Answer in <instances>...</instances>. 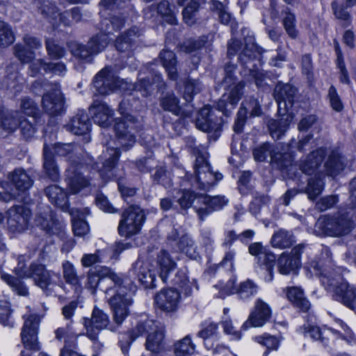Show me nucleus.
Instances as JSON below:
<instances>
[{
  "instance_id": "1",
  "label": "nucleus",
  "mask_w": 356,
  "mask_h": 356,
  "mask_svg": "<svg viewBox=\"0 0 356 356\" xmlns=\"http://www.w3.org/2000/svg\"><path fill=\"white\" fill-rule=\"evenodd\" d=\"M113 284L115 293L109 299V305L113 312L114 322L122 325L129 314V306L132 304L133 293L122 284V279L107 267L102 266L98 269L91 270L88 274V288L95 290L102 284ZM113 286L106 289L105 292L109 293Z\"/></svg>"
},
{
  "instance_id": "2",
  "label": "nucleus",
  "mask_w": 356,
  "mask_h": 356,
  "mask_svg": "<svg viewBox=\"0 0 356 356\" xmlns=\"http://www.w3.org/2000/svg\"><path fill=\"white\" fill-rule=\"evenodd\" d=\"M127 86L132 87L135 92H139L143 97H146L154 94L156 90L162 89L164 83L161 74H150L145 76L142 72H140L138 82L132 85L115 77L111 67L108 66L96 74L93 81V87L99 95H102L110 94L117 88L128 90Z\"/></svg>"
},
{
  "instance_id": "3",
  "label": "nucleus",
  "mask_w": 356,
  "mask_h": 356,
  "mask_svg": "<svg viewBox=\"0 0 356 356\" xmlns=\"http://www.w3.org/2000/svg\"><path fill=\"white\" fill-rule=\"evenodd\" d=\"M350 196L345 208L334 216H321L317 220L314 231L318 236H341L349 234L354 227V222L349 217L356 216V178L349 184Z\"/></svg>"
},
{
  "instance_id": "4",
  "label": "nucleus",
  "mask_w": 356,
  "mask_h": 356,
  "mask_svg": "<svg viewBox=\"0 0 356 356\" xmlns=\"http://www.w3.org/2000/svg\"><path fill=\"white\" fill-rule=\"evenodd\" d=\"M54 149L57 156L66 158L70 163V166L66 170V176L71 192L77 193L81 189L88 186L90 184L89 180L79 172L81 168H83L78 155L79 147L72 143H58L54 145Z\"/></svg>"
},
{
  "instance_id": "5",
  "label": "nucleus",
  "mask_w": 356,
  "mask_h": 356,
  "mask_svg": "<svg viewBox=\"0 0 356 356\" xmlns=\"http://www.w3.org/2000/svg\"><path fill=\"white\" fill-rule=\"evenodd\" d=\"M15 271L21 277L31 278L35 285L42 289H46L51 285L63 284L59 273L48 270L41 264L33 263L29 268H26L24 262L20 259Z\"/></svg>"
},
{
  "instance_id": "6",
  "label": "nucleus",
  "mask_w": 356,
  "mask_h": 356,
  "mask_svg": "<svg viewBox=\"0 0 356 356\" xmlns=\"http://www.w3.org/2000/svg\"><path fill=\"white\" fill-rule=\"evenodd\" d=\"M134 95L131 93L127 98L120 102L119 111L123 119L118 118L114 126L117 143L124 151L129 149L136 142L134 136L130 132L126 124L127 121L133 123L136 121L135 118L129 113V110H132L134 108H137V106H134L133 104H129L134 99Z\"/></svg>"
},
{
  "instance_id": "7",
  "label": "nucleus",
  "mask_w": 356,
  "mask_h": 356,
  "mask_svg": "<svg viewBox=\"0 0 356 356\" xmlns=\"http://www.w3.org/2000/svg\"><path fill=\"white\" fill-rule=\"evenodd\" d=\"M24 320L22 329L21 337L25 350H22L20 356H32L31 351L40 349L38 341L40 316L35 314H26L23 316Z\"/></svg>"
},
{
  "instance_id": "8",
  "label": "nucleus",
  "mask_w": 356,
  "mask_h": 356,
  "mask_svg": "<svg viewBox=\"0 0 356 356\" xmlns=\"http://www.w3.org/2000/svg\"><path fill=\"white\" fill-rule=\"evenodd\" d=\"M145 220L144 211L138 206H131L121 215L118 230L120 236L130 237L140 231Z\"/></svg>"
},
{
  "instance_id": "9",
  "label": "nucleus",
  "mask_w": 356,
  "mask_h": 356,
  "mask_svg": "<svg viewBox=\"0 0 356 356\" xmlns=\"http://www.w3.org/2000/svg\"><path fill=\"white\" fill-rule=\"evenodd\" d=\"M195 177L193 178L192 185L197 184V188L204 191H209L218 181L222 179V174L214 172L202 156H199L195 159Z\"/></svg>"
},
{
  "instance_id": "10",
  "label": "nucleus",
  "mask_w": 356,
  "mask_h": 356,
  "mask_svg": "<svg viewBox=\"0 0 356 356\" xmlns=\"http://www.w3.org/2000/svg\"><path fill=\"white\" fill-rule=\"evenodd\" d=\"M222 124V117L218 116L216 110L209 106H205L200 110L195 120L196 127L209 134V137L214 140L220 136Z\"/></svg>"
},
{
  "instance_id": "11",
  "label": "nucleus",
  "mask_w": 356,
  "mask_h": 356,
  "mask_svg": "<svg viewBox=\"0 0 356 356\" xmlns=\"http://www.w3.org/2000/svg\"><path fill=\"white\" fill-rule=\"evenodd\" d=\"M156 271L148 255H140L130 270L145 288L149 289L156 286Z\"/></svg>"
},
{
  "instance_id": "12",
  "label": "nucleus",
  "mask_w": 356,
  "mask_h": 356,
  "mask_svg": "<svg viewBox=\"0 0 356 356\" xmlns=\"http://www.w3.org/2000/svg\"><path fill=\"white\" fill-rule=\"evenodd\" d=\"M31 211L23 205H14L6 211L8 229L13 233H22L28 228Z\"/></svg>"
},
{
  "instance_id": "13",
  "label": "nucleus",
  "mask_w": 356,
  "mask_h": 356,
  "mask_svg": "<svg viewBox=\"0 0 356 356\" xmlns=\"http://www.w3.org/2000/svg\"><path fill=\"white\" fill-rule=\"evenodd\" d=\"M120 156L118 147H106V151L99 156V161H102L101 166L99 163H95L92 168L97 170L99 177L103 179H111L115 176L114 170Z\"/></svg>"
},
{
  "instance_id": "14",
  "label": "nucleus",
  "mask_w": 356,
  "mask_h": 356,
  "mask_svg": "<svg viewBox=\"0 0 356 356\" xmlns=\"http://www.w3.org/2000/svg\"><path fill=\"white\" fill-rule=\"evenodd\" d=\"M82 321L87 337L92 341L97 339L99 332L106 328L109 323L108 315L96 307L92 311L91 318H83Z\"/></svg>"
},
{
  "instance_id": "15",
  "label": "nucleus",
  "mask_w": 356,
  "mask_h": 356,
  "mask_svg": "<svg viewBox=\"0 0 356 356\" xmlns=\"http://www.w3.org/2000/svg\"><path fill=\"white\" fill-rule=\"evenodd\" d=\"M200 204L204 205V207H195V211L201 220L211 214L212 212L219 211L226 206L229 200L225 195L210 196L205 194H200L198 197Z\"/></svg>"
},
{
  "instance_id": "16",
  "label": "nucleus",
  "mask_w": 356,
  "mask_h": 356,
  "mask_svg": "<svg viewBox=\"0 0 356 356\" xmlns=\"http://www.w3.org/2000/svg\"><path fill=\"white\" fill-rule=\"evenodd\" d=\"M296 89L289 84L279 83L274 90V97L278 106V113L284 115L293 104Z\"/></svg>"
},
{
  "instance_id": "17",
  "label": "nucleus",
  "mask_w": 356,
  "mask_h": 356,
  "mask_svg": "<svg viewBox=\"0 0 356 356\" xmlns=\"http://www.w3.org/2000/svg\"><path fill=\"white\" fill-rule=\"evenodd\" d=\"M244 84L242 82L233 86L225 92L217 103L218 110L228 115L234 109L243 95Z\"/></svg>"
},
{
  "instance_id": "18",
  "label": "nucleus",
  "mask_w": 356,
  "mask_h": 356,
  "mask_svg": "<svg viewBox=\"0 0 356 356\" xmlns=\"http://www.w3.org/2000/svg\"><path fill=\"white\" fill-rule=\"evenodd\" d=\"M270 314L271 311L269 306L261 299H257L255 302L254 309L242 325V329L247 330L250 327L263 326L269 320Z\"/></svg>"
},
{
  "instance_id": "19",
  "label": "nucleus",
  "mask_w": 356,
  "mask_h": 356,
  "mask_svg": "<svg viewBox=\"0 0 356 356\" xmlns=\"http://www.w3.org/2000/svg\"><path fill=\"white\" fill-rule=\"evenodd\" d=\"M253 40L252 38H250L249 42H245V47L241 53L238 59L241 65L249 70L250 74L255 76L257 74V72L254 69L257 66L255 61L259 59L261 51Z\"/></svg>"
},
{
  "instance_id": "20",
  "label": "nucleus",
  "mask_w": 356,
  "mask_h": 356,
  "mask_svg": "<svg viewBox=\"0 0 356 356\" xmlns=\"http://www.w3.org/2000/svg\"><path fill=\"white\" fill-rule=\"evenodd\" d=\"M156 328V325L152 320L146 318L139 321L136 327L127 333L122 334L120 337V343L121 344L122 351L129 347L134 341L141 336L145 332L152 331Z\"/></svg>"
},
{
  "instance_id": "21",
  "label": "nucleus",
  "mask_w": 356,
  "mask_h": 356,
  "mask_svg": "<svg viewBox=\"0 0 356 356\" xmlns=\"http://www.w3.org/2000/svg\"><path fill=\"white\" fill-rule=\"evenodd\" d=\"M68 131L75 135L86 136V141L90 140L88 133L90 131V122L86 111H79L65 126Z\"/></svg>"
},
{
  "instance_id": "22",
  "label": "nucleus",
  "mask_w": 356,
  "mask_h": 356,
  "mask_svg": "<svg viewBox=\"0 0 356 356\" xmlns=\"http://www.w3.org/2000/svg\"><path fill=\"white\" fill-rule=\"evenodd\" d=\"M142 30L134 26L127 32L118 37L115 41V47L121 52H131L138 45L139 38L142 35Z\"/></svg>"
},
{
  "instance_id": "23",
  "label": "nucleus",
  "mask_w": 356,
  "mask_h": 356,
  "mask_svg": "<svg viewBox=\"0 0 356 356\" xmlns=\"http://www.w3.org/2000/svg\"><path fill=\"white\" fill-rule=\"evenodd\" d=\"M6 74L2 82V87L17 95L24 88V79L17 72V65L12 64L7 67Z\"/></svg>"
},
{
  "instance_id": "24",
  "label": "nucleus",
  "mask_w": 356,
  "mask_h": 356,
  "mask_svg": "<svg viewBox=\"0 0 356 356\" xmlns=\"http://www.w3.org/2000/svg\"><path fill=\"white\" fill-rule=\"evenodd\" d=\"M300 266V254L296 249L282 253L277 259L278 271L282 275L295 273Z\"/></svg>"
},
{
  "instance_id": "25",
  "label": "nucleus",
  "mask_w": 356,
  "mask_h": 356,
  "mask_svg": "<svg viewBox=\"0 0 356 356\" xmlns=\"http://www.w3.org/2000/svg\"><path fill=\"white\" fill-rule=\"evenodd\" d=\"M42 104L44 110L50 115H60L64 109L63 97L59 90L44 95Z\"/></svg>"
},
{
  "instance_id": "26",
  "label": "nucleus",
  "mask_w": 356,
  "mask_h": 356,
  "mask_svg": "<svg viewBox=\"0 0 356 356\" xmlns=\"http://www.w3.org/2000/svg\"><path fill=\"white\" fill-rule=\"evenodd\" d=\"M180 299L179 292L173 289L162 290L155 297L157 306L163 311L172 312L177 309Z\"/></svg>"
},
{
  "instance_id": "27",
  "label": "nucleus",
  "mask_w": 356,
  "mask_h": 356,
  "mask_svg": "<svg viewBox=\"0 0 356 356\" xmlns=\"http://www.w3.org/2000/svg\"><path fill=\"white\" fill-rule=\"evenodd\" d=\"M94 122L102 127H108L113 121V111L104 103L95 102L90 107Z\"/></svg>"
},
{
  "instance_id": "28",
  "label": "nucleus",
  "mask_w": 356,
  "mask_h": 356,
  "mask_svg": "<svg viewBox=\"0 0 356 356\" xmlns=\"http://www.w3.org/2000/svg\"><path fill=\"white\" fill-rule=\"evenodd\" d=\"M11 185L17 197L27 191L33 185V179L22 168L15 169L9 176Z\"/></svg>"
},
{
  "instance_id": "29",
  "label": "nucleus",
  "mask_w": 356,
  "mask_h": 356,
  "mask_svg": "<svg viewBox=\"0 0 356 356\" xmlns=\"http://www.w3.org/2000/svg\"><path fill=\"white\" fill-rule=\"evenodd\" d=\"M156 263L159 277L163 282H167L170 274L176 268V262L166 250H162L157 254Z\"/></svg>"
},
{
  "instance_id": "30",
  "label": "nucleus",
  "mask_w": 356,
  "mask_h": 356,
  "mask_svg": "<svg viewBox=\"0 0 356 356\" xmlns=\"http://www.w3.org/2000/svg\"><path fill=\"white\" fill-rule=\"evenodd\" d=\"M325 149L319 148L312 152L307 158L301 162L300 168L306 175H312L317 170L321 165L325 155Z\"/></svg>"
},
{
  "instance_id": "31",
  "label": "nucleus",
  "mask_w": 356,
  "mask_h": 356,
  "mask_svg": "<svg viewBox=\"0 0 356 356\" xmlns=\"http://www.w3.org/2000/svg\"><path fill=\"white\" fill-rule=\"evenodd\" d=\"M334 296L337 300L348 307L353 308L356 298V291L347 282H342L335 287Z\"/></svg>"
},
{
  "instance_id": "32",
  "label": "nucleus",
  "mask_w": 356,
  "mask_h": 356,
  "mask_svg": "<svg viewBox=\"0 0 356 356\" xmlns=\"http://www.w3.org/2000/svg\"><path fill=\"white\" fill-rule=\"evenodd\" d=\"M72 229L75 236H83L89 232L88 223L84 218L86 215L90 214L88 208H85L83 211L79 209H73L71 213Z\"/></svg>"
},
{
  "instance_id": "33",
  "label": "nucleus",
  "mask_w": 356,
  "mask_h": 356,
  "mask_svg": "<svg viewBox=\"0 0 356 356\" xmlns=\"http://www.w3.org/2000/svg\"><path fill=\"white\" fill-rule=\"evenodd\" d=\"M44 193L49 201L62 210L68 208V198L66 192L57 185H51L45 188Z\"/></svg>"
},
{
  "instance_id": "34",
  "label": "nucleus",
  "mask_w": 356,
  "mask_h": 356,
  "mask_svg": "<svg viewBox=\"0 0 356 356\" xmlns=\"http://www.w3.org/2000/svg\"><path fill=\"white\" fill-rule=\"evenodd\" d=\"M286 295L288 300L301 311L305 312L310 308V302L305 297L303 291L297 286H291L286 289Z\"/></svg>"
},
{
  "instance_id": "35",
  "label": "nucleus",
  "mask_w": 356,
  "mask_h": 356,
  "mask_svg": "<svg viewBox=\"0 0 356 356\" xmlns=\"http://www.w3.org/2000/svg\"><path fill=\"white\" fill-rule=\"evenodd\" d=\"M253 156L254 160L259 162L266 161L269 156L271 160L274 161H279L282 157V155L277 151V149L269 143H264L256 147L253 149Z\"/></svg>"
},
{
  "instance_id": "36",
  "label": "nucleus",
  "mask_w": 356,
  "mask_h": 356,
  "mask_svg": "<svg viewBox=\"0 0 356 356\" xmlns=\"http://www.w3.org/2000/svg\"><path fill=\"white\" fill-rule=\"evenodd\" d=\"M43 167L46 175L53 181H56L59 177L58 168L55 163L51 147L47 143L43 147Z\"/></svg>"
},
{
  "instance_id": "37",
  "label": "nucleus",
  "mask_w": 356,
  "mask_h": 356,
  "mask_svg": "<svg viewBox=\"0 0 356 356\" xmlns=\"http://www.w3.org/2000/svg\"><path fill=\"white\" fill-rule=\"evenodd\" d=\"M22 116L17 111L0 108V127L8 131H15L19 125Z\"/></svg>"
},
{
  "instance_id": "38",
  "label": "nucleus",
  "mask_w": 356,
  "mask_h": 356,
  "mask_svg": "<svg viewBox=\"0 0 356 356\" xmlns=\"http://www.w3.org/2000/svg\"><path fill=\"white\" fill-rule=\"evenodd\" d=\"M307 181V186L305 188L299 183H298V186L300 192L307 193L308 198L313 200L322 193L324 181L320 175L309 179Z\"/></svg>"
},
{
  "instance_id": "39",
  "label": "nucleus",
  "mask_w": 356,
  "mask_h": 356,
  "mask_svg": "<svg viewBox=\"0 0 356 356\" xmlns=\"http://www.w3.org/2000/svg\"><path fill=\"white\" fill-rule=\"evenodd\" d=\"M203 89V84L199 79L193 78H187L183 82V87L181 88L180 92L183 98L186 102H191L195 95L200 93Z\"/></svg>"
},
{
  "instance_id": "40",
  "label": "nucleus",
  "mask_w": 356,
  "mask_h": 356,
  "mask_svg": "<svg viewBox=\"0 0 356 356\" xmlns=\"http://www.w3.org/2000/svg\"><path fill=\"white\" fill-rule=\"evenodd\" d=\"M345 167L344 160L337 150H332L325 163V168L328 175L334 177Z\"/></svg>"
},
{
  "instance_id": "41",
  "label": "nucleus",
  "mask_w": 356,
  "mask_h": 356,
  "mask_svg": "<svg viewBox=\"0 0 356 356\" xmlns=\"http://www.w3.org/2000/svg\"><path fill=\"white\" fill-rule=\"evenodd\" d=\"M177 248L180 252L186 254L191 259L200 258V253L195 241L187 234L180 237L177 243Z\"/></svg>"
},
{
  "instance_id": "42",
  "label": "nucleus",
  "mask_w": 356,
  "mask_h": 356,
  "mask_svg": "<svg viewBox=\"0 0 356 356\" xmlns=\"http://www.w3.org/2000/svg\"><path fill=\"white\" fill-rule=\"evenodd\" d=\"M291 118L288 115L279 120H270L268 127L270 136L275 139H280L288 130Z\"/></svg>"
},
{
  "instance_id": "43",
  "label": "nucleus",
  "mask_w": 356,
  "mask_h": 356,
  "mask_svg": "<svg viewBox=\"0 0 356 356\" xmlns=\"http://www.w3.org/2000/svg\"><path fill=\"white\" fill-rule=\"evenodd\" d=\"M126 17L115 15L109 19H104L100 23L101 31L109 35L120 30L125 24Z\"/></svg>"
},
{
  "instance_id": "44",
  "label": "nucleus",
  "mask_w": 356,
  "mask_h": 356,
  "mask_svg": "<svg viewBox=\"0 0 356 356\" xmlns=\"http://www.w3.org/2000/svg\"><path fill=\"white\" fill-rule=\"evenodd\" d=\"M160 59L163 67L168 74L169 78L172 80H176L177 72L176 68L177 60L175 54L171 51L163 49L160 53Z\"/></svg>"
},
{
  "instance_id": "45",
  "label": "nucleus",
  "mask_w": 356,
  "mask_h": 356,
  "mask_svg": "<svg viewBox=\"0 0 356 356\" xmlns=\"http://www.w3.org/2000/svg\"><path fill=\"white\" fill-rule=\"evenodd\" d=\"M38 12L51 23L56 22L57 8L50 0H37L35 1Z\"/></svg>"
},
{
  "instance_id": "46",
  "label": "nucleus",
  "mask_w": 356,
  "mask_h": 356,
  "mask_svg": "<svg viewBox=\"0 0 356 356\" xmlns=\"http://www.w3.org/2000/svg\"><path fill=\"white\" fill-rule=\"evenodd\" d=\"M275 255L267 250L259 256L257 260L258 264L261 266H264V269L266 270L267 275L264 276V280L267 282H270L273 279V267L275 263Z\"/></svg>"
},
{
  "instance_id": "47",
  "label": "nucleus",
  "mask_w": 356,
  "mask_h": 356,
  "mask_svg": "<svg viewBox=\"0 0 356 356\" xmlns=\"http://www.w3.org/2000/svg\"><path fill=\"white\" fill-rule=\"evenodd\" d=\"M146 340V348L152 353H157L163 347L164 334L162 329L154 328Z\"/></svg>"
},
{
  "instance_id": "48",
  "label": "nucleus",
  "mask_w": 356,
  "mask_h": 356,
  "mask_svg": "<svg viewBox=\"0 0 356 356\" xmlns=\"http://www.w3.org/2000/svg\"><path fill=\"white\" fill-rule=\"evenodd\" d=\"M270 243L275 248H287L294 243L293 236L290 232L280 229L275 232L271 238Z\"/></svg>"
},
{
  "instance_id": "49",
  "label": "nucleus",
  "mask_w": 356,
  "mask_h": 356,
  "mask_svg": "<svg viewBox=\"0 0 356 356\" xmlns=\"http://www.w3.org/2000/svg\"><path fill=\"white\" fill-rule=\"evenodd\" d=\"M349 7L346 6V0H335L332 3L334 16L342 22L344 26H347L351 23V17L346 10Z\"/></svg>"
},
{
  "instance_id": "50",
  "label": "nucleus",
  "mask_w": 356,
  "mask_h": 356,
  "mask_svg": "<svg viewBox=\"0 0 356 356\" xmlns=\"http://www.w3.org/2000/svg\"><path fill=\"white\" fill-rule=\"evenodd\" d=\"M236 293L241 299L246 300L254 296L258 292L257 285L251 280L241 282L236 289L230 290V293Z\"/></svg>"
},
{
  "instance_id": "51",
  "label": "nucleus",
  "mask_w": 356,
  "mask_h": 356,
  "mask_svg": "<svg viewBox=\"0 0 356 356\" xmlns=\"http://www.w3.org/2000/svg\"><path fill=\"white\" fill-rule=\"evenodd\" d=\"M111 39L108 35L102 32L90 38L88 42V48L93 55L102 51L108 44Z\"/></svg>"
},
{
  "instance_id": "52",
  "label": "nucleus",
  "mask_w": 356,
  "mask_h": 356,
  "mask_svg": "<svg viewBox=\"0 0 356 356\" xmlns=\"http://www.w3.org/2000/svg\"><path fill=\"white\" fill-rule=\"evenodd\" d=\"M309 336L314 340H319L326 343L330 334H339V332L332 328L321 329L316 326H309L307 330Z\"/></svg>"
},
{
  "instance_id": "53",
  "label": "nucleus",
  "mask_w": 356,
  "mask_h": 356,
  "mask_svg": "<svg viewBox=\"0 0 356 356\" xmlns=\"http://www.w3.org/2000/svg\"><path fill=\"white\" fill-rule=\"evenodd\" d=\"M195 346L188 335L175 344L174 352L176 356H190L195 351Z\"/></svg>"
},
{
  "instance_id": "54",
  "label": "nucleus",
  "mask_w": 356,
  "mask_h": 356,
  "mask_svg": "<svg viewBox=\"0 0 356 356\" xmlns=\"http://www.w3.org/2000/svg\"><path fill=\"white\" fill-rule=\"evenodd\" d=\"M218 328L216 323H210L198 332V336L204 339V346L207 349H212V340L218 334Z\"/></svg>"
},
{
  "instance_id": "55",
  "label": "nucleus",
  "mask_w": 356,
  "mask_h": 356,
  "mask_svg": "<svg viewBox=\"0 0 356 356\" xmlns=\"http://www.w3.org/2000/svg\"><path fill=\"white\" fill-rule=\"evenodd\" d=\"M70 48L72 54L76 58L85 62H90L91 60L93 54L88 48V44L86 46L76 42H73L70 43Z\"/></svg>"
},
{
  "instance_id": "56",
  "label": "nucleus",
  "mask_w": 356,
  "mask_h": 356,
  "mask_svg": "<svg viewBox=\"0 0 356 356\" xmlns=\"http://www.w3.org/2000/svg\"><path fill=\"white\" fill-rule=\"evenodd\" d=\"M62 266L63 277L65 282L72 286H79L80 278L73 264L68 261H65L63 263Z\"/></svg>"
},
{
  "instance_id": "57",
  "label": "nucleus",
  "mask_w": 356,
  "mask_h": 356,
  "mask_svg": "<svg viewBox=\"0 0 356 356\" xmlns=\"http://www.w3.org/2000/svg\"><path fill=\"white\" fill-rule=\"evenodd\" d=\"M161 106L165 110L178 115L181 111L179 99L173 94H168L161 99Z\"/></svg>"
},
{
  "instance_id": "58",
  "label": "nucleus",
  "mask_w": 356,
  "mask_h": 356,
  "mask_svg": "<svg viewBox=\"0 0 356 356\" xmlns=\"http://www.w3.org/2000/svg\"><path fill=\"white\" fill-rule=\"evenodd\" d=\"M1 277L17 294L26 296L28 293L27 288L19 279L6 273H2Z\"/></svg>"
},
{
  "instance_id": "59",
  "label": "nucleus",
  "mask_w": 356,
  "mask_h": 356,
  "mask_svg": "<svg viewBox=\"0 0 356 356\" xmlns=\"http://www.w3.org/2000/svg\"><path fill=\"white\" fill-rule=\"evenodd\" d=\"M153 180L158 184H161L165 188L172 186V179L170 172L167 171L164 167H158L152 175Z\"/></svg>"
},
{
  "instance_id": "60",
  "label": "nucleus",
  "mask_w": 356,
  "mask_h": 356,
  "mask_svg": "<svg viewBox=\"0 0 356 356\" xmlns=\"http://www.w3.org/2000/svg\"><path fill=\"white\" fill-rule=\"evenodd\" d=\"M200 5L195 1H191L183 10V19L186 24L191 26L196 21V15L199 10Z\"/></svg>"
},
{
  "instance_id": "61",
  "label": "nucleus",
  "mask_w": 356,
  "mask_h": 356,
  "mask_svg": "<svg viewBox=\"0 0 356 356\" xmlns=\"http://www.w3.org/2000/svg\"><path fill=\"white\" fill-rule=\"evenodd\" d=\"M15 40L13 32L10 26L3 21H0V47H6Z\"/></svg>"
},
{
  "instance_id": "62",
  "label": "nucleus",
  "mask_w": 356,
  "mask_h": 356,
  "mask_svg": "<svg viewBox=\"0 0 356 356\" xmlns=\"http://www.w3.org/2000/svg\"><path fill=\"white\" fill-rule=\"evenodd\" d=\"M296 22L294 14L290 12H286L285 16L282 19V24L288 35L293 39L297 38L298 34V31L296 29Z\"/></svg>"
},
{
  "instance_id": "63",
  "label": "nucleus",
  "mask_w": 356,
  "mask_h": 356,
  "mask_svg": "<svg viewBox=\"0 0 356 356\" xmlns=\"http://www.w3.org/2000/svg\"><path fill=\"white\" fill-rule=\"evenodd\" d=\"M18 126L20 127L22 136L26 139L31 138L35 133V119L33 117L31 120L22 118Z\"/></svg>"
},
{
  "instance_id": "64",
  "label": "nucleus",
  "mask_w": 356,
  "mask_h": 356,
  "mask_svg": "<svg viewBox=\"0 0 356 356\" xmlns=\"http://www.w3.org/2000/svg\"><path fill=\"white\" fill-rule=\"evenodd\" d=\"M15 55L23 63H28L35 58V53L24 45L15 46Z\"/></svg>"
}]
</instances>
